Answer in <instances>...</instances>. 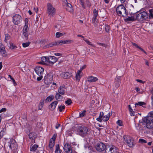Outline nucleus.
I'll use <instances>...</instances> for the list:
<instances>
[{"label": "nucleus", "instance_id": "nucleus-40", "mask_svg": "<svg viewBox=\"0 0 153 153\" xmlns=\"http://www.w3.org/2000/svg\"><path fill=\"white\" fill-rule=\"evenodd\" d=\"M76 80L78 81H79L81 78L80 74L77 73L76 76Z\"/></svg>", "mask_w": 153, "mask_h": 153}, {"label": "nucleus", "instance_id": "nucleus-19", "mask_svg": "<svg viewBox=\"0 0 153 153\" xmlns=\"http://www.w3.org/2000/svg\"><path fill=\"white\" fill-rule=\"evenodd\" d=\"M66 1V10L70 12H73V9L72 8V7L71 5L68 2H67V1Z\"/></svg>", "mask_w": 153, "mask_h": 153}, {"label": "nucleus", "instance_id": "nucleus-62", "mask_svg": "<svg viewBox=\"0 0 153 153\" xmlns=\"http://www.w3.org/2000/svg\"><path fill=\"white\" fill-rule=\"evenodd\" d=\"M132 44L133 45L135 46L136 48H139V46H138L137 44L134 43H132Z\"/></svg>", "mask_w": 153, "mask_h": 153}, {"label": "nucleus", "instance_id": "nucleus-7", "mask_svg": "<svg viewBox=\"0 0 153 153\" xmlns=\"http://www.w3.org/2000/svg\"><path fill=\"white\" fill-rule=\"evenodd\" d=\"M22 17L19 14L14 15L13 17V22L15 25H17L22 21Z\"/></svg>", "mask_w": 153, "mask_h": 153}, {"label": "nucleus", "instance_id": "nucleus-6", "mask_svg": "<svg viewBox=\"0 0 153 153\" xmlns=\"http://www.w3.org/2000/svg\"><path fill=\"white\" fill-rule=\"evenodd\" d=\"M88 132V128L85 127L79 126L77 131V133L82 137L86 136Z\"/></svg>", "mask_w": 153, "mask_h": 153}, {"label": "nucleus", "instance_id": "nucleus-56", "mask_svg": "<svg viewBox=\"0 0 153 153\" xmlns=\"http://www.w3.org/2000/svg\"><path fill=\"white\" fill-rule=\"evenodd\" d=\"M117 123L120 126H122L123 123L122 121L120 120H118L117 122Z\"/></svg>", "mask_w": 153, "mask_h": 153}, {"label": "nucleus", "instance_id": "nucleus-2", "mask_svg": "<svg viewBox=\"0 0 153 153\" xmlns=\"http://www.w3.org/2000/svg\"><path fill=\"white\" fill-rule=\"evenodd\" d=\"M47 13L49 16H53L56 13V10L53 5L50 3L47 4Z\"/></svg>", "mask_w": 153, "mask_h": 153}, {"label": "nucleus", "instance_id": "nucleus-38", "mask_svg": "<svg viewBox=\"0 0 153 153\" xmlns=\"http://www.w3.org/2000/svg\"><path fill=\"white\" fill-rule=\"evenodd\" d=\"M55 45H55V43H51L47 45H46V47L47 48L51 47Z\"/></svg>", "mask_w": 153, "mask_h": 153}, {"label": "nucleus", "instance_id": "nucleus-42", "mask_svg": "<svg viewBox=\"0 0 153 153\" xmlns=\"http://www.w3.org/2000/svg\"><path fill=\"white\" fill-rule=\"evenodd\" d=\"M34 134L33 133H30L28 135L30 139H33L35 137Z\"/></svg>", "mask_w": 153, "mask_h": 153}, {"label": "nucleus", "instance_id": "nucleus-39", "mask_svg": "<svg viewBox=\"0 0 153 153\" xmlns=\"http://www.w3.org/2000/svg\"><path fill=\"white\" fill-rule=\"evenodd\" d=\"M10 48L12 49H14L17 48V47L13 43H10Z\"/></svg>", "mask_w": 153, "mask_h": 153}, {"label": "nucleus", "instance_id": "nucleus-25", "mask_svg": "<svg viewBox=\"0 0 153 153\" xmlns=\"http://www.w3.org/2000/svg\"><path fill=\"white\" fill-rule=\"evenodd\" d=\"M59 93H56L55 95L56 99L59 101H62L63 99V97Z\"/></svg>", "mask_w": 153, "mask_h": 153}, {"label": "nucleus", "instance_id": "nucleus-13", "mask_svg": "<svg viewBox=\"0 0 153 153\" xmlns=\"http://www.w3.org/2000/svg\"><path fill=\"white\" fill-rule=\"evenodd\" d=\"M53 76L51 74L46 75L44 77V82L47 85L51 84L53 80Z\"/></svg>", "mask_w": 153, "mask_h": 153}, {"label": "nucleus", "instance_id": "nucleus-29", "mask_svg": "<svg viewBox=\"0 0 153 153\" xmlns=\"http://www.w3.org/2000/svg\"><path fill=\"white\" fill-rule=\"evenodd\" d=\"M5 52L4 47L3 45H1L0 46V53L2 54H5Z\"/></svg>", "mask_w": 153, "mask_h": 153}, {"label": "nucleus", "instance_id": "nucleus-36", "mask_svg": "<svg viewBox=\"0 0 153 153\" xmlns=\"http://www.w3.org/2000/svg\"><path fill=\"white\" fill-rule=\"evenodd\" d=\"M84 41H85L86 43L89 45H90L93 47H94V45L92 44L91 42H90L88 39H84Z\"/></svg>", "mask_w": 153, "mask_h": 153}, {"label": "nucleus", "instance_id": "nucleus-10", "mask_svg": "<svg viewBox=\"0 0 153 153\" xmlns=\"http://www.w3.org/2000/svg\"><path fill=\"white\" fill-rule=\"evenodd\" d=\"M117 148L114 146H106L105 149L106 153H115L117 152Z\"/></svg>", "mask_w": 153, "mask_h": 153}, {"label": "nucleus", "instance_id": "nucleus-16", "mask_svg": "<svg viewBox=\"0 0 153 153\" xmlns=\"http://www.w3.org/2000/svg\"><path fill=\"white\" fill-rule=\"evenodd\" d=\"M65 88L64 86H60L58 89V93L62 95H64L65 94Z\"/></svg>", "mask_w": 153, "mask_h": 153}, {"label": "nucleus", "instance_id": "nucleus-53", "mask_svg": "<svg viewBox=\"0 0 153 153\" xmlns=\"http://www.w3.org/2000/svg\"><path fill=\"white\" fill-rule=\"evenodd\" d=\"M139 142L140 143H147L146 141L145 140L143 139H140L139 140Z\"/></svg>", "mask_w": 153, "mask_h": 153}, {"label": "nucleus", "instance_id": "nucleus-4", "mask_svg": "<svg viewBox=\"0 0 153 153\" xmlns=\"http://www.w3.org/2000/svg\"><path fill=\"white\" fill-rule=\"evenodd\" d=\"M144 122L146 123V128L149 129L153 128V119L150 117H146L143 119Z\"/></svg>", "mask_w": 153, "mask_h": 153}, {"label": "nucleus", "instance_id": "nucleus-54", "mask_svg": "<svg viewBox=\"0 0 153 153\" xmlns=\"http://www.w3.org/2000/svg\"><path fill=\"white\" fill-rule=\"evenodd\" d=\"M56 134H54L52 138L50 140H52V141H54L55 142V141L56 139Z\"/></svg>", "mask_w": 153, "mask_h": 153}, {"label": "nucleus", "instance_id": "nucleus-12", "mask_svg": "<svg viewBox=\"0 0 153 153\" xmlns=\"http://www.w3.org/2000/svg\"><path fill=\"white\" fill-rule=\"evenodd\" d=\"M63 149L66 153H73L74 152L71 144L69 143H66L64 145Z\"/></svg>", "mask_w": 153, "mask_h": 153}, {"label": "nucleus", "instance_id": "nucleus-34", "mask_svg": "<svg viewBox=\"0 0 153 153\" xmlns=\"http://www.w3.org/2000/svg\"><path fill=\"white\" fill-rule=\"evenodd\" d=\"M149 19L153 18V14L152 12V9H149Z\"/></svg>", "mask_w": 153, "mask_h": 153}, {"label": "nucleus", "instance_id": "nucleus-20", "mask_svg": "<svg viewBox=\"0 0 153 153\" xmlns=\"http://www.w3.org/2000/svg\"><path fill=\"white\" fill-rule=\"evenodd\" d=\"M58 102L56 101H54L51 103L49 106L50 109L51 110H54Z\"/></svg>", "mask_w": 153, "mask_h": 153}, {"label": "nucleus", "instance_id": "nucleus-60", "mask_svg": "<svg viewBox=\"0 0 153 153\" xmlns=\"http://www.w3.org/2000/svg\"><path fill=\"white\" fill-rule=\"evenodd\" d=\"M6 109L5 108H2L0 110V113H1L3 112H5L6 111Z\"/></svg>", "mask_w": 153, "mask_h": 153}, {"label": "nucleus", "instance_id": "nucleus-24", "mask_svg": "<svg viewBox=\"0 0 153 153\" xmlns=\"http://www.w3.org/2000/svg\"><path fill=\"white\" fill-rule=\"evenodd\" d=\"M104 115V113L102 112H101L99 117L97 118V120L100 122H101L102 121V118Z\"/></svg>", "mask_w": 153, "mask_h": 153}, {"label": "nucleus", "instance_id": "nucleus-28", "mask_svg": "<svg viewBox=\"0 0 153 153\" xmlns=\"http://www.w3.org/2000/svg\"><path fill=\"white\" fill-rule=\"evenodd\" d=\"M128 110L130 112V114L131 116H134L135 115L134 112L133 111L130 105H128Z\"/></svg>", "mask_w": 153, "mask_h": 153}, {"label": "nucleus", "instance_id": "nucleus-58", "mask_svg": "<svg viewBox=\"0 0 153 153\" xmlns=\"http://www.w3.org/2000/svg\"><path fill=\"white\" fill-rule=\"evenodd\" d=\"M105 30L107 32H108L109 30V28L108 25H105Z\"/></svg>", "mask_w": 153, "mask_h": 153}, {"label": "nucleus", "instance_id": "nucleus-3", "mask_svg": "<svg viewBox=\"0 0 153 153\" xmlns=\"http://www.w3.org/2000/svg\"><path fill=\"white\" fill-rule=\"evenodd\" d=\"M28 19L27 18L25 19V25L22 30L23 35L25 37V39H28V36L29 35V34L27 31L29 29L28 27Z\"/></svg>", "mask_w": 153, "mask_h": 153}, {"label": "nucleus", "instance_id": "nucleus-43", "mask_svg": "<svg viewBox=\"0 0 153 153\" xmlns=\"http://www.w3.org/2000/svg\"><path fill=\"white\" fill-rule=\"evenodd\" d=\"M65 105H61L59 107L58 109L60 112L62 111L63 110L65 109Z\"/></svg>", "mask_w": 153, "mask_h": 153}, {"label": "nucleus", "instance_id": "nucleus-50", "mask_svg": "<svg viewBox=\"0 0 153 153\" xmlns=\"http://www.w3.org/2000/svg\"><path fill=\"white\" fill-rule=\"evenodd\" d=\"M56 37L57 38H59L60 36L63 35V34L59 32H57L56 34Z\"/></svg>", "mask_w": 153, "mask_h": 153}, {"label": "nucleus", "instance_id": "nucleus-21", "mask_svg": "<svg viewBox=\"0 0 153 153\" xmlns=\"http://www.w3.org/2000/svg\"><path fill=\"white\" fill-rule=\"evenodd\" d=\"M48 56H43L41 58L42 62H38L39 64H48Z\"/></svg>", "mask_w": 153, "mask_h": 153}, {"label": "nucleus", "instance_id": "nucleus-55", "mask_svg": "<svg viewBox=\"0 0 153 153\" xmlns=\"http://www.w3.org/2000/svg\"><path fill=\"white\" fill-rule=\"evenodd\" d=\"M66 44H70L73 42V40H65Z\"/></svg>", "mask_w": 153, "mask_h": 153}, {"label": "nucleus", "instance_id": "nucleus-5", "mask_svg": "<svg viewBox=\"0 0 153 153\" xmlns=\"http://www.w3.org/2000/svg\"><path fill=\"white\" fill-rule=\"evenodd\" d=\"M148 17V15L147 12L143 11L137 15L136 19L139 21L142 22L146 20Z\"/></svg>", "mask_w": 153, "mask_h": 153}, {"label": "nucleus", "instance_id": "nucleus-37", "mask_svg": "<svg viewBox=\"0 0 153 153\" xmlns=\"http://www.w3.org/2000/svg\"><path fill=\"white\" fill-rule=\"evenodd\" d=\"M8 76L10 78V79L12 81L14 85V86H16L17 85V84H16V82H15V80L10 75H9Z\"/></svg>", "mask_w": 153, "mask_h": 153}, {"label": "nucleus", "instance_id": "nucleus-57", "mask_svg": "<svg viewBox=\"0 0 153 153\" xmlns=\"http://www.w3.org/2000/svg\"><path fill=\"white\" fill-rule=\"evenodd\" d=\"M97 44L98 45L100 46H102L105 47V48H106L107 46L105 44L102 43H99V42H97Z\"/></svg>", "mask_w": 153, "mask_h": 153}, {"label": "nucleus", "instance_id": "nucleus-30", "mask_svg": "<svg viewBox=\"0 0 153 153\" xmlns=\"http://www.w3.org/2000/svg\"><path fill=\"white\" fill-rule=\"evenodd\" d=\"M146 104V103L144 102H138L135 103V105L136 107L137 105H140L142 106L143 107H145L144 105H145Z\"/></svg>", "mask_w": 153, "mask_h": 153}, {"label": "nucleus", "instance_id": "nucleus-11", "mask_svg": "<svg viewBox=\"0 0 153 153\" xmlns=\"http://www.w3.org/2000/svg\"><path fill=\"white\" fill-rule=\"evenodd\" d=\"M9 146L10 149L13 150H15L17 148V145L15 140H10L9 142Z\"/></svg>", "mask_w": 153, "mask_h": 153}, {"label": "nucleus", "instance_id": "nucleus-9", "mask_svg": "<svg viewBox=\"0 0 153 153\" xmlns=\"http://www.w3.org/2000/svg\"><path fill=\"white\" fill-rule=\"evenodd\" d=\"M96 150L99 152H101L105 150L106 147L105 145L102 143H97L95 146Z\"/></svg>", "mask_w": 153, "mask_h": 153}, {"label": "nucleus", "instance_id": "nucleus-32", "mask_svg": "<svg viewBox=\"0 0 153 153\" xmlns=\"http://www.w3.org/2000/svg\"><path fill=\"white\" fill-rule=\"evenodd\" d=\"M92 22L94 23V25L95 26H96L97 25V22L96 17H93L92 19Z\"/></svg>", "mask_w": 153, "mask_h": 153}, {"label": "nucleus", "instance_id": "nucleus-61", "mask_svg": "<svg viewBox=\"0 0 153 153\" xmlns=\"http://www.w3.org/2000/svg\"><path fill=\"white\" fill-rule=\"evenodd\" d=\"M54 55L56 56H62V54L59 53H55L54 54Z\"/></svg>", "mask_w": 153, "mask_h": 153}, {"label": "nucleus", "instance_id": "nucleus-23", "mask_svg": "<svg viewBox=\"0 0 153 153\" xmlns=\"http://www.w3.org/2000/svg\"><path fill=\"white\" fill-rule=\"evenodd\" d=\"M136 20V18L134 16H129L127 18L124 19L126 22H128L129 21H134Z\"/></svg>", "mask_w": 153, "mask_h": 153}, {"label": "nucleus", "instance_id": "nucleus-35", "mask_svg": "<svg viewBox=\"0 0 153 153\" xmlns=\"http://www.w3.org/2000/svg\"><path fill=\"white\" fill-rule=\"evenodd\" d=\"M54 98V97L53 95H50L47 97L46 99V101L50 102Z\"/></svg>", "mask_w": 153, "mask_h": 153}, {"label": "nucleus", "instance_id": "nucleus-49", "mask_svg": "<svg viewBox=\"0 0 153 153\" xmlns=\"http://www.w3.org/2000/svg\"><path fill=\"white\" fill-rule=\"evenodd\" d=\"M147 117H150L151 119H153V111L149 112Z\"/></svg>", "mask_w": 153, "mask_h": 153}, {"label": "nucleus", "instance_id": "nucleus-22", "mask_svg": "<svg viewBox=\"0 0 153 153\" xmlns=\"http://www.w3.org/2000/svg\"><path fill=\"white\" fill-rule=\"evenodd\" d=\"M87 79L88 81L91 82H96L98 79L97 77H94L92 76L88 77Z\"/></svg>", "mask_w": 153, "mask_h": 153}, {"label": "nucleus", "instance_id": "nucleus-33", "mask_svg": "<svg viewBox=\"0 0 153 153\" xmlns=\"http://www.w3.org/2000/svg\"><path fill=\"white\" fill-rule=\"evenodd\" d=\"M55 144L54 141H53L52 140H50L49 144V147L50 148H52L54 146Z\"/></svg>", "mask_w": 153, "mask_h": 153}, {"label": "nucleus", "instance_id": "nucleus-8", "mask_svg": "<svg viewBox=\"0 0 153 153\" xmlns=\"http://www.w3.org/2000/svg\"><path fill=\"white\" fill-rule=\"evenodd\" d=\"M124 140L126 142L128 146L131 147L134 146L133 138L128 136L125 135L123 137Z\"/></svg>", "mask_w": 153, "mask_h": 153}, {"label": "nucleus", "instance_id": "nucleus-51", "mask_svg": "<svg viewBox=\"0 0 153 153\" xmlns=\"http://www.w3.org/2000/svg\"><path fill=\"white\" fill-rule=\"evenodd\" d=\"M10 36L8 34H6L5 35V39L4 41L5 42H7V40L9 39Z\"/></svg>", "mask_w": 153, "mask_h": 153}, {"label": "nucleus", "instance_id": "nucleus-64", "mask_svg": "<svg viewBox=\"0 0 153 153\" xmlns=\"http://www.w3.org/2000/svg\"><path fill=\"white\" fill-rule=\"evenodd\" d=\"M139 49H140L141 51H143V52L145 53V54H147L146 52L142 48H140V47L138 48Z\"/></svg>", "mask_w": 153, "mask_h": 153}, {"label": "nucleus", "instance_id": "nucleus-41", "mask_svg": "<svg viewBox=\"0 0 153 153\" xmlns=\"http://www.w3.org/2000/svg\"><path fill=\"white\" fill-rule=\"evenodd\" d=\"M30 44V42H27L26 43H22V46L24 48H26Z\"/></svg>", "mask_w": 153, "mask_h": 153}, {"label": "nucleus", "instance_id": "nucleus-15", "mask_svg": "<svg viewBox=\"0 0 153 153\" xmlns=\"http://www.w3.org/2000/svg\"><path fill=\"white\" fill-rule=\"evenodd\" d=\"M35 71L38 75H42L44 69L43 68L39 66H37L35 69Z\"/></svg>", "mask_w": 153, "mask_h": 153}, {"label": "nucleus", "instance_id": "nucleus-27", "mask_svg": "<svg viewBox=\"0 0 153 153\" xmlns=\"http://www.w3.org/2000/svg\"><path fill=\"white\" fill-rule=\"evenodd\" d=\"M110 113H109L108 114L105 116H103L102 118V120L104 121H108L110 117Z\"/></svg>", "mask_w": 153, "mask_h": 153}, {"label": "nucleus", "instance_id": "nucleus-47", "mask_svg": "<svg viewBox=\"0 0 153 153\" xmlns=\"http://www.w3.org/2000/svg\"><path fill=\"white\" fill-rule=\"evenodd\" d=\"M65 103L66 104L70 105L72 101L70 99H68L67 100L65 101Z\"/></svg>", "mask_w": 153, "mask_h": 153}, {"label": "nucleus", "instance_id": "nucleus-1", "mask_svg": "<svg viewBox=\"0 0 153 153\" xmlns=\"http://www.w3.org/2000/svg\"><path fill=\"white\" fill-rule=\"evenodd\" d=\"M116 12L117 15L120 16L126 17L128 15V13L126 8L122 4L117 7L116 9Z\"/></svg>", "mask_w": 153, "mask_h": 153}, {"label": "nucleus", "instance_id": "nucleus-31", "mask_svg": "<svg viewBox=\"0 0 153 153\" xmlns=\"http://www.w3.org/2000/svg\"><path fill=\"white\" fill-rule=\"evenodd\" d=\"M61 151H62L60 149L59 145L56 144V146L55 153H61Z\"/></svg>", "mask_w": 153, "mask_h": 153}, {"label": "nucleus", "instance_id": "nucleus-44", "mask_svg": "<svg viewBox=\"0 0 153 153\" xmlns=\"http://www.w3.org/2000/svg\"><path fill=\"white\" fill-rule=\"evenodd\" d=\"M86 111L84 110L82 112L79 113V116L81 117H83L85 116V114Z\"/></svg>", "mask_w": 153, "mask_h": 153}, {"label": "nucleus", "instance_id": "nucleus-18", "mask_svg": "<svg viewBox=\"0 0 153 153\" xmlns=\"http://www.w3.org/2000/svg\"><path fill=\"white\" fill-rule=\"evenodd\" d=\"M61 75L64 79L69 78L71 76V74L68 72L62 73Z\"/></svg>", "mask_w": 153, "mask_h": 153}, {"label": "nucleus", "instance_id": "nucleus-59", "mask_svg": "<svg viewBox=\"0 0 153 153\" xmlns=\"http://www.w3.org/2000/svg\"><path fill=\"white\" fill-rule=\"evenodd\" d=\"M39 76V77H38L37 78V80L38 81H40L42 79V75H40V76L38 75Z\"/></svg>", "mask_w": 153, "mask_h": 153}, {"label": "nucleus", "instance_id": "nucleus-26", "mask_svg": "<svg viewBox=\"0 0 153 153\" xmlns=\"http://www.w3.org/2000/svg\"><path fill=\"white\" fill-rule=\"evenodd\" d=\"M55 43L56 45H62L63 44H66L65 40L56 41L55 42Z\"/></svg>", "mask_w": 153, "mask_h": 153}, {"label": "nucleus", "instance_id": "nucleus-14", "mask_svg": "<svg viewBox=\"0 0 153 153\" xmlns=\"http://www.w3.org/2000/svg\"><path fill=\"white\" fill-rule=\"evenodd\" d=\"M57 59L53 56H48V64L53 65L57 61Z\"/></svg>", "mask_w": 153, "mask_h": 153}, {"label": "nucleus", "instance_id": "nucleus-46", "mask_svg": "<svg viewBox=\"0 0 153 153\" xmlns=\"http://www.w3.org/2000/svg\"><path fill=\"white\" fill-rule=\"evenodd\" d=\"M93 14L94 17H97L98 16V11L96 9H94L93 11Z\"/></svg>", "mask_w": 153, "mask_h": 153}, {"label": "nucleus", "instance_id": "nucleus-48", "mask_svg": "<svg viewBox=\"0 0 153 153\" xmlns=\"http://www.w3.org/2000/svg\"><path fill=\"white\" fill-rule=\"evenodd\" d=\"M79 1L80 2V3L82 7L85 9V7L84 4V0H79Z\"/></svg>", "mask_w": 153, "mask_h": 153}, {"label": "nucleus", "instance_id": "nucleus-45", "mask_svg": "<svg viewBox=\"0 0 153 153\" xmlns=\"http://www.w3.org/2000/svg\"><path fill=\"white\" fill-rule=\"evenodd\" d=\"M43 106V102H40L38 106L39 109V110H41Z\"/></svg>", "mask_w": 153, "mask_h": 153}, {"label": "nucleus", "instance_id": "nucleus-17", "mask_svg": "<svg viewBox=\"0 0 153 153\" xmlns=\"http://www.w3.org/2000/svg\"><path fill=\"white\" fill-rule=\"evenodd\" d=\"M38 146L36 144H34V145L30 147V151L31 153H37V149Z\"/></svg>", "mask_w": 153, "mask_h": 153}, {"label": "nucleus", "instance_id": "nucleus-52", "mask_svg": "<svg viewBox=\"0 0 153 153\" xmlns=\"http://www.w3.org/2000/svg\"><path fill=\"white\" fill-rule=\"evenodd\" d=\"M66 132L68 135L70 136H71L73 134L72 131L71 130H68Z\"/></svg>", "mask_w": 153, "mask_h": 153}, {"label": "nucleus", "instance_id": "nucleus-63", "mask_svg": "<svg viewBox=\"0 0 153 153\" xmlns=\"http://www.w3.org/2000/svg\"><path fill=\"white\" fill-rule=\"evenodd\" d=\"M136 81L137 82H140V83H144L145 82L141 80L138 79H136Z\"/></svg>", "mask_w": 153, "mask_h": 153}]
</instances>
